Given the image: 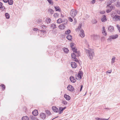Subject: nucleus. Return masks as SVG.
I'll return each mask as SVG.
<instances>
[{"instance_id":"nucleus-1","label":"nucleus","mask_w":120,"mask_h":120,"mask_svg":"<svg viewBox=\"0 0 120 120\" xmlns=\"http://www.w3.org/2000/svg\"><path fill=\"white\" fill-rule=\"evenodd\" d=\"M86 52L89 58L91 59H92L93 56H94L93 50L92 49L86 50Z\"/></svg>"},{"instance_id":"nucleus-2","label":"nucleus","mask_w":120,"mask_h":120,"mask_svg":"<svg viewBox=\"0 0 120 120\" xmlns=\"http://www.w3.org/2000/svg\"><path fill=\"white\" fill-rule=\"evenodd\" d=\"M78 11L76 10L72 9L71 11L70 15L72 17L74 18L76 15Z\"/></svg>"},{"instance_id":"nucleus-3","label":"nucleus","mask_w":120,"mask_h":120,"mask_svg":"<svg viewBox=\"0 0 120 120\" xmlns=\"http://www.w3.org/2000/svg\"><path fill=\"white\" fill-rule=\"evenodd\" d=\"M118 37V35L117 34H114L110 36L109 38L108 39V40L111 41L112 39H114L117 38Z\"/></svg>"},{"instance_id":"nucleus-4","label":"nucleus","mask_w":120,"mask_h":120,"mask_svg":"<svg viewBox=\"0 0 120 120\" xmlns=\"http://www.w3.org/2000/svg\"><path fill=\"white\" fill-rule=\"evenodd\" d=\"M109 6V5H107V8H109L107 9L106 11V12L108 13L110 12L112 10V9L114 8V7L113 6L111 5L110 6Z\"/></svg>"},{"instance_id":"nucleus-5","label":"nucleus","mask_w":120,"mask_h":120,"mask_svg":"<svg viewBox=\"0 0 120 120\" xmlns=\"http://www.w3.org/2000/svg\"><path fill=\"white\" fill-rule=\"evenodd\" d=\"M113 19L116 21H120V16L118 15H115L113 17Z\"/></svg>"},{"instance_id":"nucleus-6","label":"nucleus","mask_w":120,"mask_h":120,"mask_svg":"<svg viewBox=\"0 0 120 120\" xmlns=\"http://www.w3.org/2000/svg\"><path fill=\"white\" fill-rule=\"evenodd\" d=\"M71 57L73 59V60L75 61L76 62H77L78 61V60L76 58V56L74 52L72 53L71 54Z\"/></svg>"},{"instance_id":"nucleus-7","label":"nucleus","mask_w":120,"mask_h":120,"mask_svg":"<svg viewBox=\"0 0 120 120\" xmlns=\"http://www.w3.org/2000/svg\"><path fill=\"white\" fill-rule=\"evenodd\" d=\"M67 88L68 90L71 91H73L74 90V88L73 87L70 85H68Z\"/></svg>"},{"instance_id":"nucleus-8","label":"nucleus","mask_w":120,"mask_h":120,"mask_svg":"<svg viewBox=\"0 0 120 120\" xmlns=\"http://www.w3.org/2000/svg\"><path fill=\"white\" fill-rule=\"evenodd\" d=\"M52 108L53 110L55 112H59L58 109L56 106H53Z\"/></svg>"},{"instance_id":"nucleus-9","label":"nucleus","mask_w":120,"mask_h":120,"mask_svg":"<svg viewBox=\"0 0 120 120\" xmlns=\"http://www.w3.org/2000/svg\"><path fill=\"white\" fill-rule=\"evenodd\" d=\"M102 33L105 36H106L107 35V33L106 32V30L105 28V27L103 26L102 27Z\"/></svg>"},{"instance_id":"nucleus-10","label":"nucleus","mask_w":120,"mask_h":120,"mask_svg":"<svg viewBox=\"0 0 120 120\" xmlns=\"http://www.w3.org/2000/svg\"><path fill=\"white\" fill-rule=\"evenodd\" d=\"M82 72L81 71H79L78 72L77 77L78 79H80L82 78Z\"/></svg>"},{"instance_id":"nucleus-11","label":"nucleus","mask_w":120,"mask_h":120,"mask_svg":"<svg viewBox=\"0 0 120 120\" xmlns=\"http://www.w3.org/2000/svg\"><path fill=\"white\" fill-rule=\"evenodd\" d=\"M46 117L45 114L43 113H41L40 114V117L42 119L44 120Z\"/></svg>"},{"instance_id":"nucleus-12","label":"nucleus","mask_w":120,"mask_h":120,"mask_svg":"<svg viewBox=\"0 0 120 120\" xmlns=\"http://www.w3.org/2000/svg\"><path fill=\"white\" fill-rule=\"evenodd\" d=\"M114 29L113 26H110L108 27V31L110 32H112L113 31Z\"/></svg>"},{"instance_id":"nucleus-13","label":"nucleus","mask_w":120,"mask_h":120,"mask_svg":"<svg viewBox=\"0 0 120 120\" xmlns=\"http://www.w3.org/2000/svg\"><path fill=\"white\" fill-rule=\"evenodd\" d=\"M71 66L73 68H75L77 67L76 64L74 62H71Z\"/></svg>"},{"instance_id":"nucleus-14","label":"nucleus","mask_w":120,"mask_h":120,"mask_svg":"<svg viewBox=\"0 0 120 120\" xmlns=\"http://www.w3.org/2000/svg\"><path fill=\"white\" fill-rule=\"evenodd\" d=\"M70 79L71 81L73 83L75 82L76 81L75 78L72 76H71L70 77Z\"/></svg>"},{"instance_id":"nucleus-15","label":"nucleus","mask_w":120,"mask_h":120,"mask_svg":"<svg viewBox=\"0 0 120 120\" xmlns=\"http://www.w3.org/2000/svg\"><path fill=\"white\" fill-rule=\"evenodd\" d=\"M65 26L64 24H61L59 26V28L60 29H63L65 28Z\"/></svg>"},{"instance_id":"nucleus-16","label":"nucleus","mask_w":120,"mask_h":120,"mask_svg":"<svg viewBox=\"0 0 120 120\" xmlns=\"http://www.w3.org/2000/svg\"><path fill=\"white\" fill-rule=\"evenodd\" d=\"M101 20L102 22H105L107 20L106 16L104 15H103L101 18Z\"/></svg>"},{"instance_id":"nucleus-17","label":"nucleus","mask_w":120,"mask_h":120,"mask_svg":"<svg viewBox=\"0 0 120 120\" xmlns=\"http://www.w3.org/2000/svg\"><path fill=\"white\" fill-rule=\"evenodd\" d=\"M80 35L81 37H83L85 36L84 31L82 30L80 31Z\"/></svg>"},{"instance_id":"nucleus-18","label":"nucleus","mask_w":120,"mask_h":120,"mask_svg":"<svg viewBox=\"0 0 120 120\" xmlns=\"http://www.w3.org/2000/svg\"><path fill=\"white\" fill-rule=\"evenodd\" d=\"M64 96L66 99L68 101L69 100L71 99L70 97L69 96L67 95L66 94H65L64 95Z\"/></svg>"},{"instance_id":"nucleus-19","label":"nucleus","mask_w":120,"mask_h":120,"mask_svg":"<svg viewBox=\"0 0 120 120\" xmlns=\"http://www.w3.org/2000/svg\"><path fill=\"white\" fill-rule=\"evenodd\" d=\"M38 111L37 110H35L32 112V113L34 116H36L38 115Z\"/></svg>"},{"instance_id":"nucleus-20","label":"nucleus","mask_w":120,"mask_h":120,"mask_svg":"<svg viewBox=\"0 0 120 120\" xmlns=\"http://www.w3.org/2000/svg\"><path fill=\"white\" fill-rule=\"evenodd\" d=\"M99 37L97 35H94L93 37V39L94 40H96L99 39Z\"/></svg>"},{"instance_id":"nucleus-21","label":"nucleus","mask_w":120,"mask_h":120,"mask_svg":"<svg viewBox=\"0 0 120 120\" xmlns=\"http://www.w3.org/2000/svg\"><path fill=\"white\" fill-rule=\"evenodd\" d=\"M50 27L53 29H54L56 28V26L55 24L53 23L50 25Z\"/></svg>"},{"instance_id":"nucleus-22","label":"nucleus","mask_w":120,"mask_h":120,"mask_svg":"<svg viewBox=\"0 0 120 120\" xmlns=\"http://www.w3.org/2000/svg\"><path fill=\"white\" fill-rule=\"evenodd\" d=\"M66 38L68 39L69 40H71L72 38V36L70 34L68 35L67 36Z\"/></svg>"},{"instance_id":"nucleus-23","label":"nucleus","mask_w":120,"mask_h":120,"mask_svg":"<svg viewBox=\"0 0 120 120\" xmlns=\"http://www.w3.org/2000/svg\"><path fill=\"white\" fill-rule=\"evenodd\" d=\"M29 119L28 117L27 116H24L22 118V120H28Z\"/></svg>"},{"instance_id":"nucleus-24","label":"nucleus","mask_w":120,"mask_h":120,"mask_svg":"<svg viewBox=\"0 0 120 120\" xmlns=\"http://www.w3.org/2000/svg\"><path fill=\"white\" fill-rule=\"evenodd\" d=\"M54 7L56 11H60L61 9L59 7L55 6Z\"/></svg>"},{"instance_id":"nucleus-25","label":"nucleus","mask_w":120,"mask_h":120,"mask_svg":"<svg viewBox=\"0 0 120 120\" xmlns=\"http://www.w3.org/2000/svg\"><path fill=\"white\" fill-rule=\"evenodd\" d=\"M115 56H113L112 59L111 63L112 64H113L115 62Z\"/></svg>"},{"instance_id":"nucleus-26","label":"nucleus","mask_w":120,"mask_h":120,"mask_svg":"<svg viewBox=\"0 0 120 120\" xmlns=\"http://www.w3.org/2000/svg\"><path fill=\"white\" fill-rule=\"evenodd\" d=\"M59 113L60 114L63 111V108L61 107H60L59 108Z\"/></svg>"},{"instance_id":"nucleus-27","label":"nucleus","mask_w":120,"mask_h":120,"mask_svg":"<svg viewBox=\"0 0 120 120\" xmlns=\"http://www.w3.org/2000/svg\"><path fill=\"white\" fill-rule=\"evenodd\" d=\"M41 21V20L40 19H37L36 20V22L37 24H38L39 23H40V22Z\"/></svg>"},{"instance_id":"nucleus-28","label":"nucleus","mask_w":120,"mask_h":120,"mask_svg":"<svg viewBox=\"0 0 120 120\" xmlns=\"http://www.w3.org/2000/svg\"><path fill=\"white\" fill-rule=\"evenodd\" d=\"M8 2L10 5H12L13 4V1L12 0H8Z\"/></svg>"},{"instance_id":"nucleus-29","label":"nucleus","mask_w":120,"mask_h":120,"mask_svg":"<svg viewBox=\"0 0 120 120\" xmlns=\"http://www.w3.org/2000/svg\"><path fill=\"white\" fill-rule=\"evenodd\" d=\"M5 16L7 19H9L10 18V16L9 14L7 13H5Z\"/></svg>"},{"instance_id":"nucleus-30","label":"nucleus","mask_w":120,"mask_h":120,"mask_svg":"<svg viewBox=\"0 0 120 120\" xmlns=\"http://www.w3.org/2000/svg\"><path fill=\"white\" fill-rule=\"evenodd\" d=\"M63 50L64 52H65L66 53H67L68 52V51H69V50L68 49V48H63Z\"/></svg>"},{"instance_id":"nucleus-31","label":"nucleus","mask_w":120,"mask_h":120,"mask_svg":"<svg viewBox=\"0 0 120 120\" xmlns=\"http://www.w3.org/2000/svg\"><path fill=\"white\" fill-rule=\"evenodd\" d=\"M48 11L51 14H52L53 13L54 11L53 10L51 9H49L48 10Z\"/></svg>"},{"instance_id":"nucleus-32","label":"nucleus","mask_w":120,"mask_h":120,"mask_svg":"<svg viewBox=\"0 0 120 120\" xmlns=\"http://www.w3.org/2000/svg\"><path fill=\"white\" fill-rule=\"evenodd\" d=\"M75 54L76 55V57L77 56H80V53L79 52H74Z\"/></svg>"},{"instance_id":"nucleus-33","label":"nucleus","mask_w":120,"mask_h":120,"mask_svg":"<svg viewBox=\"0 0 120 120\" xmlns=\"http://www.w3.org/2000/svg\"><path fill=\"white\" fill-rule=\"evenodd\" d=\"M46 21L47 23H50L51 21V19L50 18H48L46 19Z\"/></svg>"},{"instance_id":"nucleus-34","label":"nucleus","mask_w":120,"mask_h":120,"mask_svg":"<svg viewBox=\"0 0 120 120\" xmlns=\"http://www.w3.org/2000/svg\"><path fill=\"white\" fill-rule=\"evenodd\" d=\"M71 32V31L70 30L68 29V30L66 31L65 32V34H70Z\"/></svg>"},{"instance_id":"nucleus-35","label":"nucleus","mask_w":120,"mask_h":120,"mask_svg":"<svg viewBox=\"0 0 120 120\" xmlns=\"http://www.w3.org/2000/svg\"><path fill=\"white\" fill-rule=\"evenodd\" d=\"M62 20L61 19H59L57 21V22L58 23H60L62 22Z\"/></svg>"},{"instance_id":"nucleus-36","label":"nucleus","mask_w":120,"mask_h":120,"mask_svg":"<svg viewBox=\"0 0 120 120\" xmlns=\"http://www.w3.org/2000/svg\"><path fill=\"white\" fill-rule=\"evenodd\" d=\"M116 6V7H120V3L119 2H117Z\"/></svg>"},{"instance_id":"nucleus-37","label":"nucleus","mask_w":120,"mask_h":120,"mask_svg":"<svg viewBox=\"0 0 120 120\" xmlns=\"http://www.w3.org/2000/svg\"><path fill=\"white\" fill-rule=\"evenodd\" d=\"M46 112L48 115H50L51 114L50 111L49 110H46Z\"/></svg>"},{"instance_id":"nucleus-38","label":"nucleus","mask_w":120,"mask_h":120,"mask_svg":"<svg viewBox=\"0 0 120 120\" xmlns=\"http://www.w3.org/2000/svg\"><path fill=\"white\" fill-rule=\"evenodd\" d=\"M82 26V23H81V24H80L79 26H78V28H77V29L79 30L81 29V26Z\"/></svg>"},{"instance_id":"nucleus-39","label":"nucleus","mask_w":120,"mask_h":120,"mask_svg":"<svg viewBox=\"0 0 120 120\" xmlns=\"http://www.w3.org/2000/svg\"><path fill=\"white\" fill-rule=\"evenodd\" d=\"M63 104L65 105H66L67 104V102L65 100H63L62 101Z\"/></svg>"},{"instance_id":"nucleus-40","label":"nucleus","mask_w":120,"mask_h":120,"mask_svg":"<svg viewBox=\"0 0 120 120\" xmlns=\"http://www.w3.org/2000/svg\"><path fill=\"white\" fill-rule=\"evenodd\" d=\"M73 51L74 52H76L77 51V49L75 47H72V49Z\"/></svg>"},{"instance_id":"nucleus-41","label":"nucleus","mask_w":120,"mask_h":120,"mask_svg":"<svg viewBox=\"0 0 120 120\" xmlns=\"http://www.w3.org/2000/svg\"><path fill=\"white\" fill-rule=\"evenodd\" d=\"M54 16L55 18H57L58 16V15L57 13H55L54 14Z\"/></svg>"},{"instance_id":"nucleus-42","label":"nucleus","mask_w":120,"mask_h":120,"mask_svg":"<svg viewBox=\"0 0 120 120\" xmlns=\"http://www.w3.org/2000/svg\"><path fill=\"white\" fill-rule=\"evenodd\" d=\"M49 3L50 4H53V2H52L51 0H47Z\"/></svg>"},{"instance_id":"nucleus-43","label":"nucleus","mask_w":120,"mask_h":120,"mask_svg":"<svg viewBox=\"0 0 120 120\" xmlns=\"http://www.w3.org/2000/svg\"><path fill=\"white\" fill-rule=\"evenodd\" d=\"M1 86L2 87H3V89H4L5 88V86L3 84H1Z\"/></svg>"},{"instance_id":"nucleus-44","label":"nucleus","mask_w":120,"mask_h":120,"mask_svg":"<svg viewBox=\"0 0 120 120\" xmlns=\"http://www.w3.org/2000/svg\"><path fill=\"white\" fill-rule=\"evenodd\" d=\"M41 26L43 29L45 27V26L44 25V24H41Z\"/></svg>"},{"instance_id":"nucleus-45","label":"nucleus","mask_w":120,"mask_h":120,"mask_svg":"<svg viewBox=\"0 0 120 120\" xmlns=\"http://www.w3.org/2000/svg\"><path fill=\"white\" fill-rule=\"evenodd\" d=\"M97 21L95 19H94V20H93V23H97Z\"/></svg>"},{"instance_id":"nucleus-46","label":"nucleus","mask_w":120,"mask_h":120,"mask_svg":"<svg viewBox=\"0 0 120 120\" xmlns=\"http://www.w3.org/2000/svg\"><path fill=\"white\" fill-rule=\"evenodd\" d=\"M2 8V4L0 2V8Z\"/></svg>"},{"instance_id":"nucleus-47","label":"nucleus","mask_w":120,"mask_h":120,"mask_svg":"<svg viewBox=\"0 0 120 120\" xmlns=\"http://www.w3.org/2000/svg\"><path fill=\"white\" fill-rule=\"evenodd\" d=\"M95 0H93L91 1V3L92 4H94L95 2Z\"/></svg>"},{"instance_id":"nucleus-48","label":"nucleus","mask_w":120,"mask_h":120,"mask_svg":"<svg viewBox=\"0 0 120 120\" xmlns=\"http://www.w3.org/2000/svg\"><path fill=\"white\" fill-rule=\"evenodd\" d=\"M33 30H34V31H38L39 30V29H37V28H34Z\"/></svg>"},{"instance_id":"nucleus-49","label":"nucleus","mask_w":120,"mask_h":120,"mask_svg":"<svg viewBox=\"0 0 120 120\" xmlns=\"http://www.w3.org/2000/svg\"><path fill=\"white\" fill-rule=\"evenodd\" d=\"M74 44L73 43H71V49L72 48V47H74Z\"/></svg>"},{"instance_id":"nucleus-50","label":"nucleus","mask_w":120,"mask_h":120,"mask_svg":"<svg viewBox=\"0 0 120 120\" xmlns=\"http://www.w3.org/2000/svg\"><path fill=\"white\" fill-rule=\"evenodd\" d=\"M105 11H101L100 12V13L101 14H103L104 13H105Z\"/></svg>"},{"instance_id":"nucleus-51","label":"nucleus","mask_w":120,"mask_h":120,"mask_svg":"<svg viewBox=\"0 0 120 120\" xmlns=\"http://www.w3.org/2000/svg\"><path fill=\"white\" fill-rule=\"evenodd\" d=\"M69 20L71 22H72L73 21V19L71 17L69 18Z\"/></svg>"},{"instance_id":"nucleus-52","label":"nucleus","mask_w":120,"mask_h":120,"mask_svg":"<svg viewBox=\"0 0 120 120\" xmlns=\"http://www.w3.org/2000/svg\"><path fill=\"white\" fill-rule=\"evenodd\" d=\"M117 13L119 14H120V10H118L117 11Z\"/></svg>"},{"instance_id":"nucleus-53","label":"nucleus","mask_w":120,"mask_h":120,"mask_svg":"<svg viewBox=\"0 0 120 120\" xmlns=\"http://www.w3.org/2000/svg\"><path fill=\"white\" fill-rule=\"evenodd\" d=\"M109 1L110 3H112L114 2L113 1H112V0H109Z\"/></svg>"},{"instance_id":"nucleus-54","label":"nucleus","mask_w":120,"mask_h":120,"mask_svg":"<svg viewBox=\"0 0 120 120\" xmlns=\"http://www.w3.org/2000/svg\"><path fill=\"white\" fill-rule=\"evenodd\" d=\"M3 0L4 3H7L8 1V0Z\"/></svg>"},{"instance_id":"nucleus-55","label":"nucleus","mask_w":120,"mask_h":120,"mask_svg":"<svg viewBox=\"0 0 120 120\" xmlns=\"http://www.w3.org/2000/svg\"><path fill=\"white\" fill-rule=\"evenodd\" d=\"M111 71H110V70H109V71H107V72H107V73H111Z\"/></svg>"},{"instance_id":"nucleus-56","label":"nucleus","mask_w":120,"mask_h":120,"mask_svg":"<svg viewBox=\"0 0 120 120\" xmlns=\"http://www.w3.org/2000/svg\"><path fill=\"white\" fill-rule=\"evenodd\" d=\"M82 87H83L82 85L81 86V87H80V91H81V90H82Z\"/></svg>"},{"instance_id":"nucleus-57","label":"nucleus","mask_w":120,"mask_h":120,"mask_svg":"<svg viewBox=\"0 0 120 120\" xmlns=\"http://www.w3.org/2000/svg\"><path fill=\"white\" fill-rule=\"evenodd\" d=\"M84 41L85 43V44H87V41H86V40H84Z\"/></svg>"},{"instance_id":"nucleus-58","label":"nucleus","mask_w":120,"mask_h":120,"mask_svg":"<svg viewBox=\"0 0 120 120\" xmlns=\"http://www.w3.org/2000/svg\"><path fill=\"white\" fill-rule=\"evenodd\" d=\"M74 21H75V23H76L77 21L76 19L75 18L74 19Z\"/></svg>"},{"instance_id":"nucleus-59","label":"nucleus","mask_w":120,"mask_h":120,"mask_svg":"<svg viewBox=\"0 0 120 120\" xmlns=\"http://www.w3.org/2000/svg\"><path fill=\"white\" fill-rule=\"evenodd\" d=\"M99 120H103V118H99L98 119Z\"/></svg>"},{"instance_id":"nucleus-60","label":"nucleus","mask_w":120,"mask_h":120,"mask_svg":"<svg viewBox=\"0 0 120 120\" xmlns=\"http://www.w3.org/2000/svg\"><path fill=\"white\" fill-rule=\"evenodd\" d=\"M109 118H109L108 119H105V118H103V120H108Z\"/></svg>"},{"instance_id":"nucleus-61","label":"nucleus","mask_w":120,"mask_h":120,"mask_svg":"<svg viewBox=\"0 0 120 120\" xmlns=\"http://www.w3.org/2000/svg\"><path fill=\"white\" fill-rule=\"evenodd\" d=\"M105 38L104 37H102L101 38V41L102 40V39H105Z\"/></svg>"},{"instance_id":"nucleus-62","label":"nucleus","mask_w":120,"mask_h":120,"mask_svg":"<svg viewBox=\"0 0 120 120\" xmlns=\"http://www.w3.org/2000/svg\"><path fill=\"white\" fill-rule=\"evenodd\" d=\"M99 118H95V119L97 120H99L98 119Z\"/></svg>"},{"instance_id":"nucleus-63","label":"nucleus","mask_w":120,"mask_h":120,"mask_svg":"<svg viewBox=\"0 0 120 120\" xmlns=\"http://www.w3.org/2000/svg\"><path fill=\"white\" fill-rule=\"evenodd\" d=\"M66 108V107H65L63 108V111Z\"/></svg>"},{"instance_id":"nucleus-64","label":"nucleus","mask_w":120,"mask_h":120,"mask_svg":"<svg viewBox=\"0 0 120 120\" xmlns=\"http://www.w3.org/2000/svg\"><path fill=\"white\" fill-rule=\"evenodd\" d=\"M42 31H43V33H44V32H45L46 31H45V30H42Z\"/></svg>"}]
</instances>
